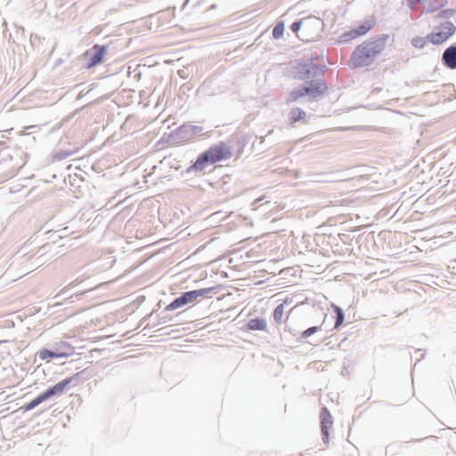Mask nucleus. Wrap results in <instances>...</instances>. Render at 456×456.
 <instances>
[{
  "instance_id": "nucleus-1",
  "label": "nucleus",
  "mask_w": 456,
  "mask_h": 456,
  "mask_svg": "<svg viewBox=\"0 0 456 456\" xmlns=\"http://www.w3.org/2000/svg\"><path fill=\"white\" fill-rule=\"evenodd\" d=\"M386 48V37H378L365 40L358 45L351 54L349 63L354 69L368 67L373 64Z\"/></svg>"
},
{
  "instance_id": "nucleus-2",
  "label": "nucleus",
  "mask_w": 456,
  "mask_h": 456,
  "mask_svg": "<svg viewBox=\"0 0 456 456\" xmlns=\"http://www.w3.org/2000/svg\"><path fill=\"white\" fill-rule=\"evenodd\" d=\"M297 79L305 82L304 86L291 91L287 97L288 102H297L306 95L315 98L322 95L326 90L323 80L314 77L310 70H306L305 73L301 72L297 76Z\"/></svg>"
},
{
  "instance_id": "nucleus-3",
  "label": "nucleus",
  "mask_w": 456,
  "mask_h": 456,
  "mask_svg": "<svg viewBox=\"0 0 456 456\" xmlns=\"http://www.w3.org/2000/svg\"><path fill=\"white\" fill-rule=\"evenodd\" d=\"M231 148L224 142L214 144L201 153L191 167L195 171H203L208 164L228 159L232 157Z\"/></svg>"
},
{
  "instance_id": "nucleus-4",
  "label": "nucleus",
  "mask_w": 456,
  "mask_h": 456,
  "mask_svg": "<svg viewBox=\"0 0 456 456\" xmlns=\"http://www.w3.org/2000/svg\"><path fill=\"white\" fill-rule=\"evenodd\" d=\"M319 21L317 20L304 19L295 21L291 25V30L301 40L311 41L318 31Z\"/></svg>"
},
{
  "instance_id": "nucleus-5",
  "label": "nucleus",
  "mask_w": 456,
  "mask_h": 456,
  "mask_svg": "<svg viewBox=\"0 0 456 456\" xmlns=\"http://www.w3.org/2000/svg\"><path fill=\"white\" fill-rule=\"evenodd\" d=\"M213 291V288H203L200 289L184 292L181 297L175 298L167 305V311H173L183 307V305L195 302L200 297H207Z\"/></svg>"
},
{
  "instance_id": "nucleus-6",
  "label": "nucleus",
  "mask_w": 456,
  "mask_h": 456,
  "mask_svg": "<svg viewBox=\"0 0 456 456\" xmlns=\"http://www.w3.org/2000/svg\"><path fill=\"white\" fill-rule=\"evenodd\" d=\"M455 32L454 25L446 21L436 27L428 36L429 42L434 45H441L449 39Z\"/></svg>"
},
{
  "instance_id": "nucleus-7",
  "label": "nucleus",
  "mask_w": 456,
  "mask_h": 456,
  "mask_svg": "<svg viewBox=\"0 0 456 456\" xmlns=\"http://www.w3.org/2000/svg\"><path fill=\"white\" fill-rule=\"evenodd\" d=\"M106 53V46L95 45L92 48L86 51L83 58L86 61L85 67L86 69L94 68L102 62Z\"/></svg>"
},
{
  "instance_id": "nucleus-8",
  "label": "nucleus",
  "mask_w": 456,
  "mask_h": 456,
  "mask_svg": "<svg viewBox=\"0 0 456 456\" xmlns=\"http://www.w3.org/2000/svg\"><path fill=\"white\" fill-rule=\"evenodd\" d=\"M321 424H322V439L325 444L329 443V430L332 427V417L328 411L327 408H322L321 411Z\"/></svg>"
},
{
  "instance_id": "nucleus-9",
  "label": "nucleus",
  "mask_w": 456,
  "mask_h": 456,
  "mask_svg": "<svg viewBox=\"0 0 456 456\" xmlns=\"http://www.w3.org/2000/svg\"><path fill=\"white\" fill-rule=\"evenodd\" d=\"M407 2L411 8L417 4L425 3L428 12H434L447 4V0H407Z\"/></svg>"
},
{
  "instance_id": "nucleus-10",
  "label": "nucleus",
  "mask_w": 456,
  "mask_h": 456,
  "mask_svg": "<svg viewBox=\"0 0 456 456\" xmlns=\"http://www.w3.org/2000/svg\"><path fill=\"white\" fill-rule=\"evenodd\" d=\"M307 114L306 112L299 108L293 107L289 110L288 113V119L290 125L294 126L297 123H305L306 122Z\"/></svg>"
},
{
  "instance_id": "nucleus-11",
  "label": "nucleus",
  "mask_w": 456,
  "mask_h": 456,
  "mask_svg": "<svg viewBox=\"0 0 456 456\" xmlns=\"http://www.w3.org/2000/svg\"><path fill=\"white\" fill-rule=\"evenodd\" d=\"M444 64L449 69H456V45L448 47L443 54Z\"/></svg>"
},
{
  "instance_id": "nucleus-12",
  "label": "nucleus",
  "mask_w": 456,
  "mask_h": 456,
  "mask_svg": "<svg viewBox=\"0 0 456 456\" xmlns=\"http://www.w3.org/2000/svg\"><path fill=\"white\" fill-rule=\"evenodd\" d=\"M37 355L41 360H50L53 358H64L69 355V353H61L57 350L43 348L37 352Z\"/></svg>"
},
{
  "instance_id": "nucleus-13",
  "label": "nucleus",
  "mask_w": 456,
  "mask_h": 456,
  "mask_svg": "<svg viewBox=\"0 0 456 456\" xmlns=\"http://www.w3.org/2000/svg\"><path fill=\"white\" fill-rule=\"evenodd\" d=\"M79 373H76L71 377H68L61 381L56 383L55 385L52 386L53 390L56 392V394L60 396L64 393L65 388L70 385L73 381H76L78 379Z\"/></svg>"
},
{
  "instance_id": "nucleus-14",
  "label": "nucleus",
  "mask_w": 456,
  "mask_h": 456,
  "mask_svg": "<svg viewBox=\"0 0 456 456\" xmlns=\"http://www.w3.org/2000/svg\"><path fill=\"white\" fill-rule=\"evenodd\" d=\"M247 327L250 330H265L266 329V322L264 319H251L248 321Z\"/></svg>"
},
{
  "instance_id": "nucleus-15",
  "label": "nucleus",
  "mask_w": 456,
  "mask_h": 456,
  "mask_svg": "<svg viewBox=\"0 0 456 456\" xmlns=\"http://www.w3.org/2000/svg\"><path fill=\"white\" fill-rule=\"evenodd\" d=\"M374 26V21L368 20H364L358 25L357 28H354L357 32L359 37L366 35Z\"/></svg>"
},
{
  "instance_id": "nucleus-16",
  "label": "nucleus",
  "mask_w": 456,
  "mask_h": 456,
  "mask_svg": "<svg viewBox=\"0 0 456 456\" xmlns=\"http://www.w3.org/2000/svg\"><path fill=\"white\" fill-rule=\"evenodd\" d=\"M43 402H45V400H44V398H42L41 394H39L33 400H31L30 402H28V403H25L23 406H21L20 409H22L24 412L28 411L33 410L37 406H38Z\"/></svg>"
},
{
  "instance_id": "nucleus-17",
  "label": "nucleus",
  "mask_w": 456,
  "mask_h": 456,
  "mask_svg": "<svg viewBox=\"0 0 456 456\" xmlns=\"http://www.w3.org/2000/svg\"><path fill=\"white\" fill-rule=\"evenodd\" d=\"M358 37H359V36H358L357 32H355V30L354 28H352L348 31L342 33L339 36V42L340 43H348V42H350L354 39H356Z\"/></svg>"
},
{
  "instance_id": "nucleus-18",
  "label": "nucleus",
  "mask_w": 456,
  "mask_h": 456,
  "mask_svg": "<svg viewBox=\"0 0 456 456\" xmlns=\"http://www.w3.org/2000/svg\"><path fill=\"white\" fill-rule=\"evenodd\" d=\"M284 314V305L280 304L276 306V308L273 311V319L277 323H281L283 319Z\"/></svg>"
},
{
  "instance_id": "nucleus-19",
  "label": "nucleus",
  "mask_w": 456,
  "mask_h": 456,
  "mask_svg": "<svg viewBox=\"0 0 456 456\" xmlns=\"http://www.w3.org/2000/svg\"><path fill=\"white\" fill-rule=\"evenodd\" d=\"M428 41H429L428 37H415L414 38H412L411 44L414 47L421 49L426 46Z\"/></svg>"
},
{
  "instance_id": "nucleus-20",
  "label": "nucleus",
  "mask_w": 456,
  "mask_h": 456,
  "mask_svg": "<svg viewBox=\"0 0 456 456\" xmlns=\"http://www.w3.org/2000/svg\"><path fill=\"white\" fill-rule=\"evenodd\" d=\"M332 307H333L335 313L337 314V321L335 323V328H338L344 322V314H343L342 309L339 306L333 305Z\"/></svg>"
},
{
  "instance_id": "nucleus-21",
  "label": "nucleus",
  "mask_w": 456,
  "mask_h": 456,
  "mask_svg": "<svg viewBox=\"0 0 456 456\" xmlns=\"http://www.w3.org/2000/svg\"><path fill=\"white\" fill-rule=\"evenodd\" d=\"M40 394L42 395V398H44L45 402L51 399L52 397L59 396L52 387H49L47 389H45Z\"/></svg>"
},
{
  "instance_id": "nucleus-22",
  "label": "nucleus",
  "mask_w": 456,
  "mask_h": 456,
  "mask_svg": "<svg viewBox=\"0 0 456 456\" xmlns=\"http://www.w3.org/2000/svg\"><path fill=\"white\" fill-rule=\"evenodd\" d=\"M283 33H284V25H283V23L282 22L278 23L274 27L273 30V37L276 38V39L280 38V37H282Z\"/></svg>"
},
{
  "instance_id": "nucleus-23",
  "label": "nucleus",
  "mask_w": 456,
  "mask_h": 456,
  "mask_svg": "<svg viewBox=\"0 0 456 456\" xmlns=\"http://www.w3.org/2000/svg\"><path fill=\"white\" fill-rule=\"evenodd\" d=\"M319 330H320V328L317 326L308 328L307 330H305L302 332L301 337L303 338H306L312 336L313 334L316 333Z\"/></svg>"
},
{
  "instance_id": "nucleus-24",
  "label": "nucleus",
  "mask_w": 456,
  "mask_h": 456,
  "mask_svg": "<svg viewBox=\"0 0 456 456\" xmlns=\"http://www.w3.org/2000/svg\"><path fill=\"white\" fill-rule=\"evenodd\" d=\"M45 262V258L44 257V253H42L37 257L34 258L33 262L31 263V265L35 268H37L38 266L44 265Z\"/></svg>"
},
{
  "instance_id": "nucleus-25",
  "label": "nucleus",
  "mask_w": 456,
  "mask_h": 456,
  "mask_svg": "<svg viewBox=\"0 0 456 456\" xmlns=\"http://www.w3.org/2000/svg\"><path fill=\"white\" fill-rule=\"evenodd\" d=\"M68 229H69L68 227H65L63 229L57 231L58 237L61 239L67 237L69 234Z\"/></svg>"
},
{
  "instance_id": "nucleus-26",
  "label": "nucleus",
  "mask_w": 456,
  "mask_h": 456,
  "mask_svg": "<svg viewBox=\"0 0 456 456\" xmlns=\"http://www.w3.org/2000/svg\"><path fill=\"white\" fill-rule=\"evenodd\" d=\"M189 127H190L191 131L194 134L200 133L203 130V128L201 126H190Z\"/></svg>"
},
{
  "instance_id": "nucleus-27",
  "label": "nucleus",
  "mask_w": 456,
  "mask_h": 456,
  "mask_svg": "<svg viewBox=\"0 0 456 456\" xmlns=\"http://www.w3.org/2000/svg\"><path fill=\"white\" fill-rule=\"evenodd\" d=\"M70 155V152H68V151H61L58 153V158L60 159H65L67 157H69Z\"/></svg>"
},
{
  "instance_id": "nucleus-28",
  "label": "nucleus",
  "mask_w": 456,
  "mask_h": 456,
  "mask_svg": "<svg viewBox=\"0 0 456 456\" xmlns=\"http://www.w3.org/2000/svg\"><path fill=\"white\" fill-rule=\"evenodd\" d=\"M45 248H46V245H45V246L41 247V248H40V249H39V251L44 250Z\"/></svg>"
}]
</instances>
